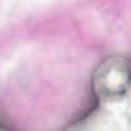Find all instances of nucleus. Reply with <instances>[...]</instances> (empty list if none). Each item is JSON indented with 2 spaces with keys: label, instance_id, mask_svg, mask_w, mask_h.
Listing matches in <instances>:
<instances>
[{
  "label": "nucleus",
  "instance_id": "f257e3e1",
  "mask_svg": "<svg viewBox=\"0 0 131 131\" xmlns=\"http://www.w3.org/2000/svg\"><path fill=\"white\" fill-rule=\"evenodd\" d=\"M125 92V90H123V92H122V94H124V92Z\"/></svg>",
  "mask_w": 131,
  "mask_h": 131
}]
</instances>
